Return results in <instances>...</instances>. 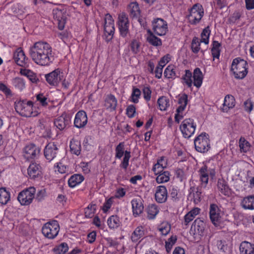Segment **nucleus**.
Wrapping results in <instances>:
<instances>
[{
    "mask_svg": "<svg viewBox=\"0 0 254 254\" xmlns=\"http://www.w3.org/2000/svg\"><path fill=\"white\" fill-rule=\"evenodd\" d=\"M29 55L32 61L40 66H48L52 63V50L47 42L38 41L30 47Z\"/></svg>",
    "mask_w": 254,
    "mask_h": 254,
    "instance_id": "nucleus-1",
    "label": "nucleus"
},
{
    "mask_svg": "<svg viewBox=\"0 0 254 254\" xmlns=\"http://www.w3.org/2000/svg\"><path fill=\"white\" fill-rule=\"evenodd\" d=\"M249 65L247 61L240 58L233 60L231 70L236 79L244 78L248 73Z\"/></svg>",
    "mask_w": 254,
    "mask_h": 254,
    "instance_id": "nucleus-2",
    "label": "nucleus"
},
{
    "mask_svg": "<svg viewBox=\"0 0 254 254\" xmlns=\"http://www.w3.org/2000/svg\"><path fill=\"white\" fill-rule=\"evenodd\" d=\"M33 103L31 101L19 100L15 102V109L17 113L24 117H36L39 113L33 111Z\"/></svg>",
    "mask_w": 254,
    "mask_h": 254,
    "instance_id": "nucleus-3",
    "label": "nucleus"
},
{
    "mask_svg": "<svg viewBox=\"0 0 254 254\" xmlns=\"http://www.w3.org/2000/svg\"><path fill=\"white\" fill-rule=\"evenodd\" d=\"M189 14L187 15L189 22L192 25L199 23L204 15V9L201 4H194L189 10Z\"/></svg>",
    "mask_w": 254,
    "mask_h": 254,
    "instance_id": "nucleus-4",
    "label": "nucleus"
},
{
    "mask_svg": "<svg viewBox=\"0 0 254 254\" xmlns=\"http://www.w3.org/2000/svg\"><path fill=\"white\" fill-rule=\"evenodd\" d=\"M60 226L57 221L53 220L44 224L42 229L44 236L50 239L55 238L58 234Z\"/></svg>",
    "mask_w": 254,
    "mask_h": 254,
    "instance_id": "nucleus-5",
    "label": "nucleus"
},
{
    "mask_svg": "<svg viewBox=\"0 0 254 254\" xmlns=\"http://www.w3.org/2000/svg\"><path fill=\"white\" fill-rule=\"evenodd\" d=\"M196 127V123L191 118L183 120L180 126L183 136L187 138L190 137L194 133Z\"/></svg>",
    "mask_w": 254,
    "mask_h": 254,
    "instance_id": "nucleus-6",
    "label": "nucleus"
},
{
    "mask_svg": "<svg viewBox=\"0 0 254 254\" xmlns=\"http://www.w3.org/2000/svg\"><path fill=\"white\" fill-rule=\"evenodd\" d=\"M195 150L200 153H205L210 148L208 135L206 133H202L194 140Z\"/></svg>",
    "mask_w": 254,
    "mask_h": 254,
    "instance_id": "nucleus-7",
    "label": "nucleus"
},
{
    "mask_svg": "<svg viewBox=\"0 0 254 254\" xmlns=\"http://www.w3.org/2000/svg\"><path fill=\"white\" fill-rule=\"evenodd\" d=\"M36 190L34 187H29L21 191L17 197L18 200L21 205H28L32 202L35 196Z\"/></svg>",
    "mask_w": 254,
    "mask_h": 254,
    "instance_id": "nucleus-8",
    "label": "nucleus"
},
{
    "mask_svg": "<svg viewBox=\"0 0 254 254\" xmlns=\"http://www.w3.org/2000/svg\"><path fill=\"white\" fill-rule=\"evenodd\" d=\"M201 188H206L208 182L209 176L214 177L215 171L214 169H208L206 165L201 167L198 171Z\"/></svg>",
    "mask_w": 254,
    "mask_h": 254,
    "instance_id": "nucleus-9",
    "label": "nucleus"
},
{
    "mask_svg": "<svg viewBox=\"0 0 254 254\" xmlns=\"http://www.w3.org/2000/svg\"><path fill=\"white\" fill-rule=\"evenodd\" d=\"M118 26L120 35L123 38L126 37L129 33V23L128 16L125 13L119 14Z\"/></svg>",
    "mask_w": 254,
    "mask_h": 254,
    "instance_id": "nucleus-10",
    "label": "nucleus"
},
{
    "mask_svg": "<svg viewBox=\"0 0 254 254\" xmlns=\"http://www.w3.org/2000/svg\"><path fill=\"white\" fill-rule=\"evenodd\" d=\"M152 30L154 34L158 36L165 35L168 31V24L162 18H157L152 22Z\"/></svg>",
    "mask_w": 254,
    "mask_h": 254,
    "instance_id": "nucleus-11",
    "label": "nucleus"
},
{
    "mask_svg": "<svg viewBox=\"0 0 254 254\" xmlns=\"http://www.w3.org/2000/svg\"><path fill=\"white\" fill-rule=\"evenodd\" d=\"M63 77V72L57 68L51 72L45 75L47 82L53 86H57Z\"/></svg>",
    "mask_w": 254,
    "mask_h": 254,
    "instance_id": "nucleus-12",
    "label": "nucleus"
},
{
    "mask_svg": "<svg viewBox=\"0 0 254 254\" xmlns=\"http://www.w3.org/2000/svg\"><path fill=\"white\" fill-rule=\"evenodd\" d=\"M40 149L33 144L26 146L23 150V156L27 160L34 159L40 153Z\"/></svg>",
    "mask_w": 254,
    "mask_h": 254,
    "instance_id": "nucleus-13",
    "label": "nucleus"
},
{
    "mask_svg": "<svg viewBox=\"0 0 254 254\" xmlns=\"http://www.w3.org/2000/svg\"><path fill=\"white\" fill-rule=\"evenodd\" d=\"M210 219L214 225H217L221 219V211L215 204H211L209 208Z\"/></svg>",
    "mask_w": 254,
    "mask_h": 254,
    "instance_id": "nucleus-14",
    "label": "nucleus"
},
{
    "mask_svg": "<svg viewBox=\"0 0 254 254\" xmlns=\"http://www.w3.org/2000/svg\"><path fill=\"white\" fill-rule=\"evenodd\" d=\"M88 118L86 112L81 110L76 114L74 120V126L78 128L84 127L87 124Z\"/></svg>",
    "mask_w": 254,
    "mask_h": 254,
    "instance_id": "nucleus-15",
    "label": "nucleus"
},
{
    "mask_svg": "<svg viewBox=\"0 0 254 254\" xmlns=\"http://www.w3.org/2000/svg\"><path fill=\"white\" fill-rule=\"evenodd\" d=\"M201 186L197 187H191L190 188L189 198L192 201L194 204H198L201 200L202 195Z\"/></svg>",
    "mask_w": 254,
    "mask_h": 254,
    "instance_id": "nucleus-16",
    "label": "nucleus"
},
{
    "mask_svg": "<svg viewBox=\"0 0 254 254\" xmlns=\"http://www.w3.org/2000/svg\"><path fill=\"white\" fill-rule=\"evenodd\" d=\"M58 152V148L54 143H49L45 147L44 149V156L46 158L51 161L57 156Z\"/></svg>",
    "mask_w": 254,
    "mask_h": 254,
    "instance_id": "nucleus-17",
    "label": "nucleus"
},
{
    "mask_svg": "<svg viewBox=\"0 0 254 254\" xmlns=\"http://www.w3.org/2000/svg\"><path fill=\"white\" fill-rule=\"evenodd\" d=\"M167 189L164 186H159L156 187L155 198L158 202H165L167 200Z\"/></svg>",
    "mask_w": 254,
    "mask_h": 254,
    "instance_id": "nucleus-18",
    "label": "nucleus"
},
{
    "mask_svg": "<svg viewBox=\"0 0 254 254\" xmlns=\"http://www.w3.org/2000/svg\"><path fill=\"white\" fill-rule=\"evenodd\" d=\"M13 58L17 64L21 66H25L27 63L28 59L26 58L24 52L20 48L17 49L15 51Z\"/></svg>",
    "mask_w": 254,
    "mask_h": 254,
    "instance_id": "nucleus-19",
    "label": "nucleus"
},
{
    "mask_svg": "<svg viewBox=\"0 0 254 254\" xmlns=\"http://www.w3.org/2000/svg\"><path fill=\"white\" fill-rule=\"evenodd\" d=\"M28 174L31 179H35L41 175L42 167L39 164L32 163L30 164L27 169Z\"/></svg>",
    "mask_w": 254,
    "mask_h": 254,
    "instance_id": "nucleus-20",
    "label": "nucleus"
},
{
    "mask_svg": "<svg viewBox=\"0 0 254 254\" xmlns=\"http://www.w3.org/2000/svg\"><path fill=\"white\" fill-rule=\"evenodd\" d=\"M146 230L144 226H138L133 231L131 235V240L133 242L136 243L144 237Z\"/></svg>",
    "mask_w": 254,
    "mask_h": 254,
    "instance_id": "nucleus-21",
    "label": "nucleus"
},
{
    "mask_svg": "<svg viewBox=\"0 0 254 254\" xmlns=\"http://www.w3.org/2000/svg\"><path fill=\"white\" fill-rule=\"evenodd\" d=\"M104 106L110 112L114 111L117 106V100L114 95L108 94L105 99Z\"/></svg>",
    "mask_w": 254,
    "mask_h": 254,
    "instance_id": "nucleus-22",
    "label": "nucleus"
},
{
    "mask_svg": "<svg viewBox=\"0 0 254 254\" xmlns=\"http://www.w3.org/2000/svg\"><path fill=\"white\" fill-rule=\"evenodd\" d=\"M69 123L70 120L65 114H63L59 117L54 122L55 126L60 130H64Z\"/></svg>",
    "mask_w": 254,
    "mask_h": 254,
    "instance_id": "nucleus-23",
    "label": "nucleus"
},
{
    "mask_svg": "<svg viewBox=\"0 0 254 254\" xmlns=\"http://www.w3.org/2000/svg\"><path fill=\"white\" fill-rule=\"evenodd\" d=\"M133 214L135 217L140 214L143 210V205L140 198H134L131 201Z\"/></svg>",
    "mask_w": 254,
    "mask_h": 254,
    "instance_id": "nucleus-24",
    "label": "nucleus"
},
{
    "mask_svg": "<svg viewBox=\"0 0 254 254\" xmlns=\"http://www.w3.org/2000/svg\"><path fill=\"white\" fill-rule=\"evenodd\" d=\"M217 187L218 190L222 194L225 196H229L230 194L231 191L227 182L223 179L218 180Z\"/></svg>",
    "mask_w": 254,
    "mask_h": 254,
    "instance_id": "nucleus-25",
    "label": "nucleus"
},
{
    "mask_svg": "<svg viewBox=\"0 0 254 254\" xmlns=\"http://www.w3.org/2000/svg\"><path fill=\"white\" fill-rule=\"evenodd\" d=\"M193 82L192 84L197 88H199L202 85L203 76L202 71L199 68H196L193 72Z\"/></svg>",
    "mask_w": 254,
    "mask_h": 254,
    "instance_id": "nucleus-26",
    "label": "nucleus"
},
{
    "mask_svg": "<svg viewBox=\"0 0 254 254\" xmlns=\"http://www.w3.org/2000/svg\"><path fill=\"white\" fill-rule=\"evenodd\" d=\"M241 254H254V244L244 241L241 243L240 246Z\"/></svg>",
    "mask_w": 254,
    "mask_h": 254,
    "instance_id": "nucleus-27",
    "label": "nucleus"
},
{
    "mask_svg": "<svg viewBox=\"0 0 254 254\" xmlns=\"http://www.w3.org/2000/svg\"><path fill=\"white\" fill-rule=\"evenodd\" d=\"M241 206L244 209H254V195L245 197L241 200Z\"/></svg>",
    "mask_w": 254,
    "mask_h": 254,
    "instance_id": "nucleus-28",
    "label": "nucleus"
},
{
    "mask_svg": "<svg viewBox=\"0 0 254 254\" xmlns=\"http://www.w3.org/2000/svg\"><path fill=\"white\" fill-rule=\"evenodd\" d=\"M21 75L27 77L29 80L33 83H37L39 81L36 74L31 70L26 68H21L20 70Z\"/></svg>",
    "mask_w": 254,
    "mask_h": 254,
    "instance_id": "nucleus-29",
    "label": "nucleus"
},
{
    "mask_svg": "<svg viewBox=\"0 0 254 254\" xmlns=\"http://www.w3.org/2000/svg\"><path fill=\"white\" fill-rule=\"evenodd\" d=\"M200 209L198 207L193 208L189 211L184 217V223L186 225L188 224L200 213Z\"/></svg>",
    "mask_w": 254,
    "mask_h": 254,
    "instance_id": "nucleus-30",
    "label": "nucleus"
},
{
    "mask_svg": "<svg viewBox=\"0 0 254 254\" xmlns=\"http://www.w3.org/2000/svg\"><path fill=\"white\" fill-rule=\"evenodd\" d=\"M235 105L234 97L232 95H228L225 97L222 110L223 111L227 112L229 109L233 108Z\"/></svg>",
    "mask_w": 254,
    "mask_h": 254,
    "instance_id": "nucleus-31",
    "label": "nucleus"
},
{
    "mask_svg": "<svg viewBox=\"0 0 254 254\" xmlns=\"http://www.w3.org/2000/svg\"><path fill=\"white\" fill-rule=\"evenodd\" d=\"M84 180L83 176L80 174H74L68 179V183L70 188H74L80 184Z\"/></svg>",
    "mask_w": 254,
    "mask_h": 254,
    "instance_id": "nucleus-32",
    "label": "nucleus"
},
{
    "mask_svg": "<svg viewBox=\"0 0 254 254\" xmlns=\"http://www.w3.org/2000/svg\"><path fill=\"white\" fill-rule=\"evenodd\" d=\"M10 199V192L5 188H0V203L5 205L8 203Z\"/></svg>",
    "mask_w": 254,
    "mask_h": 254,
    "instance_id": "nucleus-33",
    "label": "nucleus"
},
{
    "mask_svg": "<svg viewBox=\"0 0 254 254\" xmlns=\"http://www.w3.org/2000/svg\"><path fill=\"white\" fill-rule=\"evenodd\" d=\"M70 149L72 153L79 155L81 152V144L80 141L72 139L70 142Z\"/></svg>",
    "mask_w": 254,
    "mask_h": 254,
    "instance_id": "nucleus-34",
    "label": "nucleus"
},
{
    "mask_svg": "<svg viewBox=\"0 0 254 254\" xmlns=\"http://www.w3.org/2000/svg\"><path fill=\"white\" fill-rule=\"evenodd\" d=\"M107 223L110 228L116 229L120 226L121 222L118 216L112 215L108 219Z\"/></svg>",
    "mask_w": 254,
    "mask_h": 254,
    "instance_id": "nucleus-35",
    "label": "nucleus"
},
{
    "mask_svg": "<svg viewBox=\"0 0 254 254\" xmlns=\"http://www.w3.org/2000/svg\"><path fill=\"white\" fill-rule=\"evenodd\" d=\"M157 104L161 111H166L170 106V101L167 97L162 96L158 98Z\"/></svg>",
    "mask_w": 254,
    "mask_h": 254,
    "instance_id": "nucleus-36",
    "label": "nucleus"
},
{
    "mask_svg": "<svg viewBox=\"0 0 254 254\" xmlns=\"http://www.w3.org/2000/svg\"><path fill=\"white\" fill-rule=\"evenodd\" d=\"M128 10L131 16L133 17H137L140 15V11L136 2H132L129 4Z\"/></svg>",
    "mask_w": 254,
    "mask_h": 254,
    "instance_id": "nucleus-37",
    "label": "nucleus"
},
{
    "mask_svg": "<svg viewBox=\"0 0 254 254\" xmlns=\"http://www.w3.org/2000/svg\"><path fill=\"white\" fill-rule=\"evenodd\" d=\"M55 14V16H56V18L57 19L59 29L62 30L64 27L65 18L63 16L61 10H58L56 11Z\"/></svg>",
    "mask_w": 254,
    "mask_h": 254,
    "instance_id": "nucleus-38",
    "label": "nucleus"
},
{
    "mask_svg": "<svg viewBox=\"0 0 254 254\" xmlns=\"http://www.w3.org/2000/svg\"><path fill=\"white\" fill-rule=\"evenodd\" d=\"M164 74L167 78H175L177 77L176 67L173 65H168L165 69Z\"/></svg>",
    "mask_w": 254,
    "mask_h": 254,
    "instance_id": "nucleus-39",
    "label": "nucleus"
},
{
    "mask_svg": "<svg viewBox=\"0 0 254 254\" xmlns=\"http://www.w3.org/2000/svg\"><path fill=\"white\" fill-rule=\"evenodd\" d=\"M241 152L246 153L250 150L251 144L244 137H241L239 141Z\"/></svg>",
    "mask_w": 254,
    "mask_h": 254,
    "instance_id": "nucleus-40",
    "label": "nucleus"
},
{
    "mask_svg": "<svg viewBox=\"0 0 254 254\" xmlns=\"http://www.w3.org/2000/svg\"><path fill=\"white\" fill-rule=\"evenodd\" d=\"M12 84L14 87L19 91H22L25 88V82L20 77H15L12 80Z\"/></svg>",
    "mask_w": 254,
    "mask_h": 254,
    "instance_id": "nucleus-41",
    "label": "nucleus"
},
{
    "mask_svg": "<svg viewBox=\"0 0 254 254\" xmlns=\"http://www.w3.org/2000/svg\"><path fill=\"white\" fill-rule=\"evenodd\" d=\"M156 178L158 184H162L168 182L170 180V174L168 171H164L158 174Z\"/></svg>",
    "mask_w": 254,
    "mask_h": 254,
    "instance_id": "nucleus-42",
    "label": "nucleus"
},
{
    "mask_svg": "<svg viewBox=\"0 0 254 254\" xmlns=\"http://www.w3.org/2000/svg\"><path fill=\"white\" fill-rule=\"evenodd\" d=\"M158 212L159 209L156 205H149L147 208V218L149 219H154Z\"/></svg>",
    "mask_w": 254,
    "mask_h": 254,
    "instance_id": "nucleus-43",
    "label": "nucleus"
},
{
    "mask_svg": "<svg viewBox=\"0 0 254 254\" xmlns=\"http://www.w3.org/2000/svg\"><path fill=\"white\" fill-rule=\"evenodd\" d=\"M68 250V246L66 243H62L54 248L55 254H65Z\"/></svg>",
    "mask_w": 254,
    "mask_h": 254,
    "instance_id": "nucleus-44",
    "label": "nucleus"
},
{
    "mask_svg": "<svg viewBox=\"0 0 254 254\" xmlns=\"http://www.w3.org/2000/svg\"><path fill=\"white\" fill-rule=\"evenodd\" d=\"M104 28V34L106 36V39L107 41L111 40L114 35L115 32L114 25L112 26H105Z\"/></svg>",
    "mask_w": 254,
    "mask_h": 254,
    "instance_id": "nucleus-45",
    "label": "nucleus"
},
{
    "mask_svg": "<svg viewBox=\"0 0 254 254\" xmlns=\"http://www.w3.org/2000/svg\"><path fill=\"white\" fill-rule=\"evenodd\" d=\"M183 83L188 87H191L192 85V73L190 70H185V74L183 76Z\"/></svg>",
    "mask_w": 254,
    "mask_h": 254,
    "instance_id": "nucleus-46",
    "label": "nucleus"
},
{
    "mask_svg": "<svg viewBox=\"0 0 254 254\" xmlns=\"http://www.w3.org/2000/svg\"><path fill=\"white\" fill-rule=\"evenodd\" d=\"M158 230L162 235L166 236L170 232L171 226L168 223L164 222L158 226Z\"/></svg>",
    "mask_w": 254,
    "mask_h": 254,
    "instance_id": "nucleus-47",
    "label": "nucleus"
},
{
    "mask_svg": "<svg viewBox=\"0 0 254 254\" xmlns=\"http://www.w3.org/2000/svg\"><path fill=\"white\" fill-rule=\"evenodd\" d=\"M210 32L211 31L209 26L205 28L201 34L200 42L204 43L205 44H208L209 43V38Z\"/></svg>",
    "mask_w": 254,
    "mask_h": 254,
    "instance_id": "nucleus-48",
    "label": "nucleus"
},
{
    "mask_svg": "<svg viewBox=\"0 0 254 254\" xmlns=\"http://www.w3.org/2000/svg\"><path fill=\"white\" fill-rule=\"evenodd\" d=\"M125 143L124 142H120L116 147L115 157L116 158L121 159L123 155H125Z\"/></svg>",
    "mask_w": 254,
    "mask_h": 254,
    "instance_id": "nucleus-49",
    "label": "nucleus"
},
{
    "mask_svg": "<svg viewBox=\"0 0 254 254\" xmlns=\"http://www.w3.org/2000/svg\"><path fill=\"white\" fill-rule=\"evenodd\" d=\"M96 206L94 204H90L85 209V216L86 218H91L94 216L96 211Z\"/></svg>",
    "mask_w": 254,
    "mask_h": 254,
    "instance_id": "nucleus-50",
    "label": "nucleus"
},
{
    "mask_svg": "<svg viewBox=\"0 0 254 254\" xmlns=\"http://www.w3.org/2000/svg\"><path fill=\"white\" fill-rule=\"evenodd\" d=\"M147 40L150 44L155 46H160L162 44L161 39L156 37L152 33L147 37Z\"/></svg>",
    "mask_w": 254,
    "mask_h": 254,
    "instance_id": "nucleus-51",
    "label": "nucleus"
},
{
    "mask_svg": "<svg viewBox=\"0 0 254 254\" xmlns=\"http://www.w3.org/2000/svg\"><path fill=\"white\" fill-rule=\"evenodd\" d=\"M218 248L223 252L230 250L231 244L225 241H218L217 243Z\"/></svg>",
    "mask_w": 254,
    "mask_h": 254,
    "instance_id": "nucleus-52",
    "label": "nucleus"
},
{
    "mask_svg": "<svg viewBox=\"0 0 254 254\" xmlns=\"http://www.w3.org/2000/svg\"><path fill=\"white\" fill-rule=\"evenodd\" d=\"M131 157L130 152L128 151H125L123 160L120 164V167L126 170L129 165V160Z\"/></svg>",
    "mask_w": 254,
    "mask_h": 254,
    "instance_id": "nucleus-53",
    "label": "nucleus"
},
{
    "mask_svg": "<svg viewBox=\"0 0 254 254\" xmlns=\"http://www.w3.org/2000/svg\"><path fill=\"white\" fill-rule=\"evenodd\" d=\"M186 108V106L179 105V106L177 109V113L175 116V120L177 123H179L180 120L183 118V112Z\"/></svg>",
    "mask_w": 254,
    "mask_h": 254,
    "instance_id": "nucleus-54",
    "label": "nucleus"
},
{
    "mask_svg": "<svg viewBox=\"0 0 254 254\" xmlns=\"http://www.w3.org/2000/svg\"><path fill=\"white\" fill-rule=\"evenodd\" d=\"M186 108V106L179 105V106L177 109V113L175 116V120L177 123H179L180 120L183 118V112Z\"/></svg>",
    "mask_w": 254,
    "mask_h": 254,
    "instance_id": "nucleus-55",
    "label": "nucleus"
},
{
    "mask_svg": "<svg viewBox=\"0 0 254 254\" xmlns=\"http://www.w3.org/2000/svg\"><path fill=\"white\" fill-rule=\"evenodd\" d=\"M204 223L200 220H195L194 221V228L199 233H203L204 230Z\"/></svg>",
    "mask_w": 254,
    "mask_h": 254,
    "instance_id": "nucleus-56",
    "label": "nucleus"
},
{
    "mask_svg": "<svg viewBox=\"0 0 254 254\" xmlns=\"http://www.w3.org/2000/svg\"><path fill=\"white\" fill-rule=\"evenodd\" d=\"M140 94L141 92L139 89L134 88L131 96V101L134 103H138Z\"/></svg>",
    "mask_w": 254,
    "mask_h": 254,
    "instance_id": "nucleus-57",
    "label": "nucleus"
},
{
    "mask_svg": "<svg viewBox=\"0 0 254 254\" xmlns=\"http://www.w3.org/2000/svg\"><path fill=\"white\" fill-rule=\"evenodd\" d=\"M130 48L131 51L134 54H137L139 51L140 43L136 40H133L130 43Z\"/></svg>",
    "mask_w": 254,
    "mask_h": 254,
    "instance_id": "nucleus-58",
    "label": "nucleus"
},
{
    "mask_svg": "<svg viewBox=\"0 0 254 254\" xmlns=\"http://www.w3.org/2000/svg\"><path fill=\"white\" fill-rule=\"evenodd\" d=\"M200 43L197 38H194L191 43V49L193 53H197L200 49Z\"/></svg>",
    "mask_w": 254,
    "mask_h": 254,
    "instance_id": "nucleus-59",
    "label": "nucleus"
},
{
    "mask_svg": "<svg viewBox=\"0 0 254 254\" xmlns=\"http://www.w3.org/2000/svg\"><path fill=\"white\" fill-rule=\"evenodd\" d=\"M136 109L134 105H129L126 110V114L127 117L129 118H133L134 116L135 113Z\"/></svg>",
    "mask_w": 254,
    "mask_h": 254,
    "instance_id": "nucleus-60",
    "label": "nucleus"
},
{
    "mask_svg": "<svg viewBox=\"0 0 254 254\" xmlns=\"http://www.w3.org/2000/svg\"><path fill=\"white\" fill-rule=\"evenodd\" d=\"M113 203V197H111V198L108 199L107 200H106V201L104 202L103 207H102L103 211L104 212H107L109 210V209L111 208Z\"/></svg>",
    "mask_w": 254,
    "mask_h": 254,
    "instance_id": "nucleus-61",
    "label": "nucleus"
},
{
    "mask_svg": "<svg viewBox=\"0 0 254 254\" xmlns=\"http://www.w3.org/2000/svg\"><path fill=\"white\" fill-rule=\"evenodd\" d=\"M37 100L43 106H46L48 105L47 98L42 94H39L36 96Z\"/></svg>",
    "mask_w": 254,
    "mask_h": 254,
    "instance_id": "nucleus-62",
    "label": "nucleus"
},
{
    "mask_svg": "<svg viewBox=\"0 0 254 254\" xmlns=\"http://www.w3.org/2000/svg\"><path fill=\"white\" fill-rule=\"evenodd\" d=\"M178 192L179 190L176 188L173 187L171 189H170V195L173 200L176 201L178 200Z\"/></svg>",
    "mask_w": 254,
    "mask_h": 254,
    "instance_id": "nucleus-63",
    "label": "nucleus"
},
{
    "mask_svg": "<svg viewBox=\"0 0 254 254\" xmlns=\"http://www.w3.org/2000/svg\"><path fill=\"white\" fill-rule=\"evenodd\" d=\"M143 94L144 98L147 101H148L150 100L151 91L149 87H144L143 89Z\"/></svg>",
    "mask_w": 254,
    "mask_h": 254,
    "instance_id": "nucleus-64",
    "label": "nucleus"
}]
</instances>
